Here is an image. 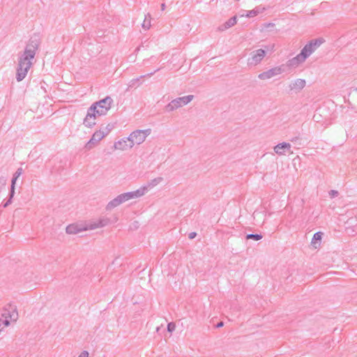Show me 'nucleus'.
I'll list each match as a JSON object with an SVG mask.
<instances>
[{
	"instance_id": "obj_17",
	"label": "nucleus",
	"mask_w": 357,
	"mask_h": 357,
	"mask_svg": "<svg viewBox=\"0 0 357 357\" xmlns=\"http://www.w3.org/2000/svg\"><path fill=\"white\" fill-rule=\"evenodd\" d=\"M253 218H254V220H256V222L258 224H259V223L262 224V223H264V220H265V214L264 212L255 211L253 213Z\"/></svg>"
},
{
	"instance_id": "obj_36",
	"label": "nucleus",
	"mask_w": 357,
	"mask_h": 357,
	"mask_svg": "<svg viewBox=\"0 0 357 357\" xmlns=\"http://www.w3.org/2000/svg\"><path fill=\"white\" fill-rule=\"evenodd\" d=\"M0 182L1 183L2 185H5L6 184V179L4 178H0Z\"/></svg>"
},
{
	"instance_id": "obj_3",
	"label": "nucleus",
	"mask_w": 357,
	"mask_h": 357,
	"mask_svg": "<svg viewBox=\"0 0 357 357\" xmlns=\"http://www.w3.org/2000/svg\"><path fill=\"white\" fill-rule=\"evenodd\" d=\"M147 192L146 187H141L139 189L119 194L116 197L110 200L105 206L107 211H112L119 206L132 199L142 197Z\"/></svg>"
},
{
	"instance_id": "obj_28",
	"label": "nucleus",
	"mask_w": 357,
	"mask_h": 357,
	"mask_svg": "<svg viewBox=\"0 0 357 357\" xmlns=\"http://www.w3.org/2000/svg\"><path fill=\"white\" fill-rule=\"evenodd\" d=\"M176 328V324L174 322H170L167 325V331L169 333H172Z\"/></svg>"
},
{
	"instance_id": "obj_12",
	"label": "nucleus",
	"mask_w": 357,
	"mask_h": 357,
	"mask_svg": "<svg viewBox=\"0 0 357 357\" xmlns=\"http://www.w3.org/2000/svg\"><path fill=\"white\" fill-rule=\"evenodd\" d=\"M132 148V146L130 140H128V137L121 138L114 144V149L115 150L123 151L128 149H131Z\"/></svg>"
},
{
	"instance_id": "obj_19",
	"label": "nucleus",
	"mask_w": 357,
	"mask_h": 357,
	"mask_svg": "<svg viewBox=\"0 0 357 357\" xmlns=\"http://www.w3.org/2000/svg\"><path fill=\"white\" fill-rule=\"evenodd\" d=\"M162 181L163 178L162 177H157L151 180L149 182L148 185L146 186L147 188V191L149 190V188H153L160 184Z\"/></svg>"
},
{
	"instance_id": "obj_40",
	"label": "nucleus",
	"mask_w": 357,
	"mask_h": 357,
	"mask_svg": "<svg viewBox=\"0 0 357 357\" xmlns=\"http://www.w3.org/2000/svg\"><path fill=\"white\" fill-rule=\"evenodd\" d=\"M271 26H273V24H268L267 25V26H268V27H271Z\"/></svg>"
},
{
	"instance_id": "obj_7",
	"label": "nucleus",
	"mask_w": 357,
	"mask_h": 357,
	"mask_svg": "<svg viewBox=\"0 0 357 357\" xmlns=\"http://www.w3.org/2000/svg\"><path fill=\"white\" fill-rule=\"evenodd\" d=\"M112 103V98L109 96H107L106 98L94 102L91 105L96 107V112L99 114V116H104L106 115L110 109Z\"/></svg>"
},
{
	"instance_id": "obj_5",
	"label": "nucleus",
	"mask_w": 357,
	"mask_h": 357,
	"mask_svg": "<svg viewBox=\"0 0 357 357\" xmlns=\"http://www.w3.org/2000/svg\"><path fill=\"white\" fill-rule=\"evenodd\" d=\"M194 98V96L188 95L183 97L176 98L172 100L168 105H166L165 109L167 112H172L178 108L188 105Z\"/></svg>"
},
{
	"instance_id": "obj_20",
	"label": "nucleus",
	"mask_w": 357,
	"mask_h": 357,
	"mask_svg": "<svg viewBox=\"0 0 357 357\" xmlns=\"http://www.w3.org/2000/svg\"><path fill=\"white\" fill-rule=\"evenodd\" d=\"M264 10V8H259V7L255 8V9H253L252 10L248 11V13L246 14V17H251L256 16L259 13H262Z\"/></svg>"
},
{
	"instance_id": "obj_10",
	"label": "nucleus",
	"mask_w": 357,
	"mask_h": 357,
	"mask_svg": "<svg viewBox=\"0 0 357 357\" xmlns=\"http://www.w3.org/2000/svg\"><path fill=\"white\" fill-rule=\"evenodd\" d=\"M306 81L304 79L298 78L290 82L287 86L289 93H298L305 86Z\"/></svg>"
},
{
	"instance_id": "obj_24",
	"label": "nucleus",
	"mask_w": 357,
	"mask_h": 357,
	"mask_svg": "<svg viewBox=\"0 0 357 357\" xmlns=\"http://www.w3.org/2000/svg\"><path fill=\"white\" fill-rule=\"evenodd\" d=\"M18 178L13 176L11 181V186H10V194L11 197H13L15 194V183L16 181Z\"/></svg>"
},
{
	"instance_id": "obj_41",
	"label": "nucleus",
	"mask_w": 357,
	"mask_h": 357,
	"mask_svg": "<svg viewBox=\"0 0 357 357\" xmlns=\"http://www.w3.org/2000/svg\"><path fill=\"white\" fill-rule=\"evenodd\" d=\"M153 75V73H150V74H149L148 75H149V76H151V75Z\"/></svg>"
},
{
	"instance_id": "obj_21",
	"label": "nucleus",
	"mask_w": 357,
	"mask_h": 357,
	"mask_svg": "<svg viewBox=\"0 0 357 357\" xmlns=\"http://www.w3.org/2000/svg\"><path fill=\"white\" fill-rule=\"evenodd\" d=\"M236 22L237 21H236V17H233L230 18L224 24L225 29H229V28L233 26L234 25H235L236 24Z\"/></svg>"
},
{
	"instance_id": "obj_14",
	"label": "nucleus",
	"mask_w": 357,
	"mask_h": 357,
	"mask_svg": "<svg viewBox=\"0 0 357 357\" xmlns=\"http://www.w3.org/2000/svg\"><path fill=\"white\" fill-rule=\"evenodd\" d=\"M86 230H89L87 228V224H86L85 226L79 225L77 224H72L68 225L66 229V231L68 234H77Z\"/></svg>"
},
{
	"instance_id": "obj_11",
	"label": "nucleus",
	"mask_w": 357,
	"mask_h": 357,
	"mask_svg": "<svg viewBox=\"0 0 357 357\" xmlns=\"http://www.w3.org/2000/svg\"><path fill=\"white\" fill-rule=\"evenodd\" d=\"M105 133L102 131V129L96 130L92 135L89 141L86 144L85 148L87 150H91L93 147L98 145V144L105 137Z\"/></svg>"
},
{
	"instance_id": "obj_8",
	"label": "nucleus",
	"mask_w": 357,
	"mask_h": 357,
	"mask_svg": "<svg viewBox=\"0 0 357 357\" xmlns=\"http://www.w3.org/2000/svg\"><path fill=\"white\" fill-rule=\"evenodd\" d=\"M96 107L91 105L88 109L86 115L84 119L83 124L85 127L91 128L93 127L96 123V119L99 116V114L96 112Z\"/></svg>"
},
{
	"instance_id": "obj_4",
	"label": "nucleus",
	"mask_w": 357,
	"mask_h": 357,
	"mask_svg": "<svg viewBox=\"0 0 357 357\" xmlns=\"http://www.w3.org/2000/svg\"><path fill=\"white\" fill-rule=\"evenodd\" d=\"M151 129L145 130H136L132 132L128 136V140H130L132 147L135 145L142 144L146 139V137L151 134Z\"/></svg>"
},
{
	"instance_id": "obj_32",
	"label": "nucleus",
	"mask_w": 357,
	"mask_h": 357,
	"mask_svg": "<svg viewBox=\"0 0 357 357\" xmlns=\"http://www.w3.org/2000/svg\"><path fill=\"white\" fill-rule=\"evenodd\" d=\"M321 116L319 114H314L313 116V120L316 122H319L321 119Z\"/></svg>"
},
{
	"instance_id": "obj_18",
	"label": "nucleus",
	"mask_w": 357,
	"mask_h": 357,
	"mask_svg": "<svg viewBox=\"0 0 357 357\" xmlns=\"http://www.w3.org/2000/svg\"><path fill=\"white\" fill-rule=\"evenodd\" d=\"M142 28L144 30H149L151 26V16L150 13H147L145 15L144 20L142 24Z\"/></svg>"
},
{
	"instance_id": "obj_9",
	"label": "nucleus",
	"mask_w": 357,
	"mask_h": 357,
	"mask_svg": "<svg viewBox=\"0 0 357 357\" xmlns=\"http://www.w3.org/2000/svg\"><path fill=\"white\" fill-rule=\"evenodd\" d=\"M284 72V68L282 66H275L272 68H270L264 72H262L258 75V78L260 80H268L274 77L278 76L281 75Z\"/></svg>"
},
{
	"instance_id": "obj_42",
	"label": "nucleus",
	"mask_w": 357,
	"mask_h": 357,
	"mask_svg": "<svg viewBox=\"0 0 357 357\" xmlns=\"http://www.w3.org/2000/svg\"><path fill=\"white\" fill-rule=\"evenodd\" d=\"M156 71H158V69H156V70L153 71V74L156 73Z\"/></svg>"
},
{
	"instance_id": "obj_2",
	"label": "nucleus",
	"mask_w": 357,
	"mask_h": 357,
	"mask_svg": "<svg viewBox=\"0 0 357 357\" xmlns=\"http://www.w3.org/2000/svg\"><path fill=\"white\" fill-rule=\"evenodd\" d=\"M323 38H319L309 41L296 56L289 59L287 65L290 68H296L303 63L306 59L312 54L324 43Z\"/></svg>"
},
{
	"instance_id": "obj_1",
	"label": "nucleus",
	"mask_w": 357,
	"mask_h": 357,
	"mask_svg": "<svg viewBox=\"0 0 357 357\" xmlns=\"http://www.w3.org/2000/svg\"><path fill=\"white\" fill-rule=\"evenodd\" d=\"M40 45V40L37 38H31L26 44L23 52L19 54L17 66L16 69V79L17 82L22 81L32 64L36 52Z\"/></svg>"
},
{
	"instance_id": "obj_38",
	"label": "nucleus",
	"mask_w": 357,
	"mask_h": 357,
	"mask_svg": "<svg viewBox=\"0 0 357 357\" xmlns=\"http://www.w3.org/2000/svg\"><path fill=\"white\" fill-rule=\"evenodd\" d=\"M161 9H162V10H164L165 9V3H162Z\"/></svg>"
},
{
	"instance_id": "obj_22",
	"label": "nucleus",
	"mask_w": 357,
	"mask_h": 357,
	"mask_svg": "<svg viewBox=\"0 0 357 357\" xmlns=\"http://www.w3.org/2000/svg\"><path fill=\"white\" fill-rule=\"evenodd\" d=\"M114 128L113 123L107 124L105 128H101L102 131L105 133V136H107Z\"/></svg>"
},
{
	"instance_id": "obj_26",
	"label": "nucleus",
	"mask_w": 357,
	"mask_h": 357,
	"mask_svg": "<svg viewBox=\"0 0 357 357\" xmlns=\"http://www.w3.org/2000/svg\"><path fill=\"white\" fill-rule=\"evenodd\" d=\"M10 325V321L8 319H4L2 317V314L0 316V328L1 326H8Z\"/></svg>"
},
{
	"instance_id": "obj_34",
	"label": "nucleus",
	"mask_w": 357,
	"mask_h": 357,
	"mask_svg": "<svg viewBox=\"0 0 357 357\" xmlns=\"http://www.w3.org/2000/svg\"><path fill=\"white\" fill-rule=\"evenodd\" d=\"M11 194L10 193V197L8 201L3 204V207H7L10 203L12 200Z\"/></svg>"
},
{
	"instance_id": "obj_16",
	"label": "nucleus",
	"mask_w": 357,
	"mask_h": 357,
	"mask_svg": "<svg viewBox=\"0 0 357 357\" xmlns=\"http://www.w3.org/2000/svg\"><path fill=\"white\" fill-rule=\"evenodd\" d=\"M322 236L323 233L321 231H318L314 234L311 241V245L314 248L317 249L319 247Z\"/></svg>"
},
{
	"instance_id": "obj_39",
	"label": "nucleus",
	"mask_w": 357,
	"mask_h": 357,
	"mask_svg": "<svg viewBox=\"0 0 357 357\" xmlns=\"http://www.w3.org/2000/svg\"><path fill=\"white\" fill-rule=\"evenodd\" d=\"M271 26H273V24H268L267 25V26H268V27H271Z\"/></svg>"
},
{
	"instance_id": "obj_27",
	"label": "nucleus",
	"mask_w": 357,
	"mask_h": 357,
	"mask_svg": "<svg viewBox=\"0 0 357 357\" xmlns=\"http://www.w3.org/2000/svg\"><path fill=\"white\" fill-rule=\"evenodd\" d=\"M1 314H2V317L4 319H8L9 321H10V310L5 309L3 311V312L1 313Z\"/></svg>"
},
{
	"instance_id": "obj_29",
	"label": "nucleus",
	"mask_w": 357,
	"mask_h": 357,
	"mask_svg": "<svg viewBox=\"0 0 357 357\" xmlns=\"http://www.w3.org/2000/svg\"><path fill=\"white\" fill-rule=\"evenodd\" d=\"M328 194H329V196H330L331 198H334V197L338 196L339 192H338L337 190H331L329 191Z\"/></svg>"
},
{
	"instance_id": "obj_6",
	"label": "nucleus",
	"mask_w": 357,
	"mask_h": 357,
	"mask_svg": "<svg viewBox=\"0 0 357 357\" xmlns=\"http://www.w3.org/2000/svg\"><path fill=\"white\" fill-rule=\"evenodd\" d=\"M266 55V50L257 49L252 51L247 60V64L249 67H255L263 61Z\"/></svg>"
},
{
	"instance_id": "obj_33",
	"label": "nucleus",
	"mask_w": 357,
	"mask_h": 357,
	"mask_svg": "<svg viewBox=\"0 0 357 357\" xmlns=\"http://www.w3.org/2000/svg\"><path fill=\"white\" fill-rule=\"evenodd\" d=\"M89 352L87 351H83L80 353L78 357H89Z\"/></svg>"
},
{
	"instance_id": "obj_13",
	"label": "nucleus",
	"mask_w": 357,
	"mask_h": 357,
	"mask_svg": "<svg viewBox=\"0 0 357 357\" xmlns=\"http://www.w3.org/2000/svg\"><path fill=\"white\" fill-rule=\"evenodd\" d=\"M110 222V220L108 218H100L98 220L92 221L89 223H87V228L89 230L96 229L98 228L104 227L107 225H108Z\"/></svg>"
},
{
	"instance_id": "obj_37",
	"label": "nucleus",
	"mask_w": 357,
	"mask_h": 357,
	"mask_svg": "<svg viewBox=\"0 0 357 357\" xmlns=\"http://www.w3.org/2000/svg\"><path fill=\"white\" fill-rule=\"evenodd\" d=\"M223 325H224V323H223L222 321H220V322H219V323L217 324L216 327H217V328H220V327L223 326Z\"/></svg>"
},
{
	"instance_id": "obj_44",
	"label": "nucleus",
	"mask_w": 357,
	"mask_h": 357,
	"mask_svg": "<svg viewBox=\"0 0 357 357\" xmlns=\"http://www.w3.org/2000/svg\"><path fill=\"white\" fill-rule=\"evenodd\" d=\"M156 71H158V69H156V70L153 71V74L156 73Z\"/></svg>"
},
{
	"instance_id": "obj_15",
	"label": "nucleus",
	"mask_w": 357,
	"mask_h": 357,
	"mask_svg": "<svg viewBox=\"0 0 357 357\" xmlns=\"http://www.w3.org/2000/svg\"><path fill=\"white\" fill-rule=\"evenodd\" d=\"M291 145L287 142H282L274 146L275 153L279 155H285L286 152L290 151Z\"/></svg>"
},
{
	"instance_id": "obj_25",
	"label": "nucleus",
	"mask_w": 357,
	"mask_h": 357,
	"mask_svg": "<svg viewBox=\"0 0 357 357\" xmlns=\"http://www.w3.org/2000/svg\"><path fill=\"white\" fill-rule=\"evenodd\" d=\"M246 238L247 239H253L255 241H259L262 238V236L261 234H248L246 236Z\"/></svg>"
},
{
	"instance_id": "obj_30",
	"label": "nucleus",
	"mask_w": 357,
	"mask_h": 357,
	"mask_svg": "<svg viewBox=\"0 0 357 357\" xmlns=\"http://www.w3.org/2000/svg\"><path fill=\"white\" fill-rule=\"evenodd\" d=\"M22 172H23V169H22V167H20V168H18V169L16 170V172H15V174H13V176L17 177V178H19V177L22 175Z\"/></svg>"
},
{
	"instance_id": "obj_35",
	"label": "nucleus",
	"mask_w": 357,
	"mask_h": 357,
	"mask_svg": "<svg viewBox=\"0 0 357 357\" xmlns=\"http://www.w3.org/2000/svg\"><path fill=\"white\" fill-rule=\"evenodd\" d=\"M197 236V234L195 232H191L189 234V238L190 239L194 238Z\"/></svg>"
},
{
	"instance_id": "obj_43",
	"label": "nucleus",
	"mask_w": 357,
	"mask_h": 357,
	"mask_svg": "<svg viewBox=\"0 0 357 357\" xmlns=\"http://www.w3.org/2000/svg\"><path fill=\"white\" fill-rule=\"evenodd\" d=\"M156 71H158V69H156V70L153 71V74L156 73Z\"/></svg>"
},
{
	"instance_id": "obj_23",
	"label": "nucleus",
	"mask_w": 357,
	"mask_h": 357,
	"mask_svg": "<svg viewBox=\"0 0 357 357\" xmlns=\"http://www.w3.org/2000/svg\"><path fill=\"white\" fill-rule=\"evenodd\" d=\"M10 319L12 321H16L18 319V313L15 309H12V310H10Z\"/></svg>"
},
{
	"instance_id": "obj_31",
	"label": "nucleus",
	"mask_w": 357,
	"mask_h": 357,
	"mask_svg": "<svg viewBox=\"0 0 357 357\" xmlns=\"http://www.w3.org/2000/svg\"><path fill=\"white\" fill-rule=\"evenodd\" d=\"M143 76L141 77V78ZM140 77H138V78H135V79H132V80H130V84H129V86L130 87H133L135 86V84L137 83V82L139 80Z\"/></svg>"
}]
</instances>
